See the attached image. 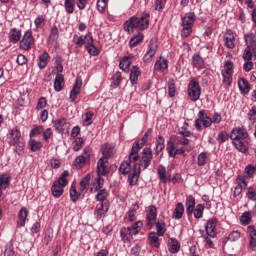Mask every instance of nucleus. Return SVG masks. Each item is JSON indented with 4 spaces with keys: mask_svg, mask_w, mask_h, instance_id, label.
Masks as SVG:
<instances>
[{
    "mask_svg": "<svg viewBox=\"0 0 256 256\" xmlns=\"http://www.w3.org/2000/svg\"><path fill=\"white\" fill-rule=\"evenodd\" d=\"M53 127L56 133L63 134L69 129V124L67 123V119L61 118L53 121Z\"/></svg>",
    "mask_w": 256,
    "mask_h": 256,
    "instance_id": "nucleus-13",
    "label": "nucleus"
},
{
    "mask_svg": "<svg viewBox=\"0 0 256 256\" xmlns=\"http://www.w3.org/2000/svg\"><path fill=\"white\" fill-rule=\"evenodd\" d=\"M253 49L251 48H245L243 53V59L244 61H251L253 59Z\"/></svg>",
    "mask_w": 256,
    "mask_h": 256,
    "instance_id": "nucleus-60",
    "label": "nucleus"
},
{
    "mask_svg": "<svg viewBox=\"0 0 256 256\" xmlns=\"http://www.w3.org/2000/svg\"><path fill=\"white\" fill-rule=\"evenodd\" d=\"M108 211H109V202H102L100 208H98L94 212L96 221H100V219L105 218V215H107Z\"/></svg>",
    "mask_w": 256,
    "mask_h": 256,
    "instance_id": "nucleus-15",
    "label": "nucleus"
},
{
    "mask_svg": "<svg viewBox=\"0 0 256 256\" xmlns=\"http://www.w3.org/2000/svg\"><path fill=\"white\" fill-rule=\"evenodd\" d=\"M47 107V98L40 97L36 106L37 111H41V109H45Z\"/></svg>",
    "mask_w": 256,
    "mask_h": 256,
    "instance_id": "nucleus-61",
    "label": "nucleus"
},
{
    "mask_svg": "<svg viewBox=\"0 0 256 256\" xmlns=\"http://www.w3.org/2000/svg\"><path fill=\"white\" fill-rule=\"evenodd\" d=\"M151 133H153V129L150 128L145 132L144 136L140 140L133 143L129 154L130 163H137V161H139V151L145 147V143H147V137H149Z\"/></svg>",
    "mask_w": 256,
    "mask_h": 256,
    "instance_id": "nucleus-3",
    "label": "nucleus"
},
{
    "mask_svg": "<svg viewBox=\"0 0 256 256\" xmlns=\"http://www.w3.org/2000/svg\"><path fill=\"white\" fill-rule=\"evenodd\" d=\"M27 217H29V210L27 207H22L18 212L17 227H25Z\"/></svg>",
    "mask_w": 256,
    "mask_h": 256,
    "instance_id": "nucleus-18",
    "label": "nucleus"
},
{
    "mask_svg": "<svg viewBox=\"0 0 256 256\" xmlns=\"http://www.w3.org/2000/svg\"><path fill=\"white\" fill-rule=\"evenodd\" d=\"M49 41H57L59 39V28L56 25L52 26L49 34Z\"/></svg>",
    "mask_w": 256,
    "mask_h": 256,
    "instance_id": "nucleus-46",
    "label": "nucleus"
},
{
    "mask_svg": "<svg viewBox=\"0 0 256 256\" xmlns=\"http://www.w3.org/2000/svg\"><path fill=\"white\" fill-rule=\"evenodd\" d=\"M129 59H133V55L125 57L120 61L119 67L122 71H127L129 67H131V61H129Z\"/></svg>",
    "mask_w": 256,
    "mask_h": 256,
    "instance_id": "nucleus-41",
    "label": "nucleus"
},
{
    "mask_svg": "<svg viewBox=\"0 0 256 256\" xmlns=\"http://www.w3.org/2000/svg\"><path fill=\"white\" fill-rule=\"evenodd\" d=\"M154 223L156 225V234L160 237H163V235H165V233L167 232L165 221L162 220Z\"/></svg>",
    "mask_w": 256,
    "mask_h": 256,
    "instance_id": "nucleus-33",
    "label": "nucleus"
},
{
    "mask_svg": "<svg viewBox=\"0 0 256 256\" xmlns=\"http://www.w3.org/2000/svg\"><path fill=\"white\" fill-rule=\"evenodd\" d=\"M15 151L18 155H23V153H25V142L18 141Z\"/></svg>",
    "mask_w": 256,
    "mask_h": 256,
    "instance_id": "nucleus-63",
    "label": "nucleus"
},
{
    "mask_svg": "<svg viewBox=\"0 0 256 256\" xmlns=\"http://www.w3.org/2000/svg\"><path fill=\"white\" fill-rule=\"evenodd\" d=\"M29 145H30V151H32L33 153H35L37 151H41V149L43 148V143H41L35 139H31L29 141Z\"/></svg>",
    "mask_w": 256,
    "mask_h": 256,
    "instance_id": "nucleus-40",
    "label": "nucleus"
},
{
    "mask_svg": "<svg viewBox=\"0 0 256 256\" xmlns=\"http://www.w3.org/2000/svg\"><path fill=\"white\" fill-rule=\"evenodd\" d=\"M238 87L243 95H249V92L251 91V86L249 85V81H247V79L240 78L238 80Z\"/></svg>",
    "mask_w": 256,
    "mask_h": 256,
    "instance_id": "nucleus-24",
    "label": "nucleus"
},
{
    "mask_svg": "<svg viewBox=\"0 0 256 256\" xmlns=\"http://www.w3.org/2000/svg\"><path fill=\"white\" fill-rule=\"evenodd\" d=\"M210 125H213V119L207 115L205 110H200L198 112V118L194 122V127H196L197 131L201 132L203 131V127L207 129Z\"/></svg>",
    "mask_w": 256,
    "mask_h": 256,
    "instance_id": "nucleus-4",
    "label": "nucleus"
},
{
    "mask_svg": "<svg viewBox=\"0 0 256 256\" xmlns=\"http://www.w3.org/2000/svg\"><path fill=\"white\" fill-rule=\"evenodd\" d=\"M149 19H151V14L147 11H144L141 14V17H131L127 20L124 25L123 29L127 33H133V29H139V31H145L149 27Z\"/></svg>",
    "mask_w": 256,
    "mask_h": 256,
    "instance_id": "nucleus-1",
    "label": "nucleus"
},
{
    "mask_svg": "<svg viewBox=\"0 0 256 256\" xmlns=\"http://www.w3.org/2000/svg\"><path fill=\"white\" fill-rule=\"evenodd\" d=\"M146 221L148 229H153L155 221H157V207L155 205L148 206L146 211Z\"/></svg>",
    "mask_w": 256,
    "mask_h": 256,
    "instance_id": "nucleus-10",
    "label": "nucleus"
},
{
    "mask_svg": "<svg viewBox=\"0 0 256 256\" xmlns=\"http://www.w3.org/2000/svg\"><path fill=\"white\" fill-rule=\"evenodd\" d=\"M91 153H93L91 147H85L82 155L75 158L74 167H76V169H83L85 163H89V161H91Z\"/></svg>",
    "mask_w": 256,
    "mask_h": 256,
    "instance_id": "nucleus-5",
    "label": "nucleus"
},
{
    "mask_svg": "<svg viewBox=\"0 0 256 256\" xmlns=\"http://www.w3.org/2000/svg\"><path fill=\"white\" fill-rule=\"evenodd\" d=\"M159 237V234H157L156 232H150L148 234V241L152 247H155V249H159V247H161Z\"/></svg>",
    "mask_w": 256,
    "mask_h": 256,
    "instance_id": "nucleus-25",
    "label": "nucleus"
},
{
    "mask_svg": "<svg viewBox=\"0 0 256 256\" xmlns=\"http://www.w3.org/2000/svg\"><path fill=\"white\" fill-rule=\"evenodd\" d=\"M249 138V132L245 128L236 127L233 128L230 132V139L233 141L235 149L240 153H247L249 148L247 147V141L245 139Z\"/></svg>",
    "mask_w": 256,
    "mask_h": 256,
    "instance_id": "nucleus-2",
    "label": "nucleus"
},
{
    "mask_svg": "<svg viewBox=\"0 0 256 256\" xmlns=\"http://www.w3.org/2000/svg\"><path fill=\"white\" fill-rule=\"evenodd\" d=\"M103 185H105V179L101 177H98L95 179V182H94L95 191H101V189H103Z\"/></svg>",
    "mask_w": 256,
    "mask_h": 256,
    "instance_id": "nucleus-56",
    "label": "nucleus"
},
{
    "mask_svg": "<svg viewBox=\"0 0 256 256\" xmlns=\"http://www.w3.org/2000/svg\"><path fill=\"white\" fill-rule=\"evenodd\" d=\"M141 227H143V222L141 220H139L128 228L132 232V235H139V229H141Z\"/></svg>",
    "mask_w": 256,
    "mask_h": 256,
    "instance_id": "nucleus-47",
    "label": "nucleus"
},
{
    "mask_svg": "<svg viewBox=\"0 0 256 256\" xmlns=\"http://www.w3.org/2000/svg\"><path fill=\"white\" fill-rule=\"evenodd\" d=\"M83 147V138L78 137L74 140L73 149L74 151H81Z\"/></svg>",
    "mask_w": 256,
    "mask_h": 256,
    "instance_id": "nucleus-62",
    "label": "nucleus"
},
{
    "mask_svg": "<svg viewBox=\"0 0 256 256\" xmlns=\"http://www.w3.org/2000/svg\"><path fill=\"white\" fill-rule=\"evenodd\" d=\"M49 58V53L44 51L38 58L37 63L39 69H45L47 67V59Z\"/></svg>",
    "mask_w": 256,
    "mask_h": 256,
    "instance_id": "nucleus-34",
    "label": "nucleus"
},
{
    "mask_svg": "<svg viewBox=\"0 0 256 256\" xmlns=\"http://www.w3.org/2000/svg\"><path fill=\"white\" fill-rule=\"evenodd\" d=\"M169 67V62L167 59L160 57L159 60L156 61L154 65V71H158L159 73H163L165 69Z\"/></svg>",
    "mask_w": 256,
    "mask_h": 256,
    "instance_id": "nucleus-22",
    "label": "nucleus"
},
{
    "mask_svg": "<svg viewBox=\"0 0 256 256\" xmlns=\"http://www.w3.org/2000/svg\"><path fill=\"white\" fill-rule=\"evenodd\" d=\"M176 92H177V88L175 87V80L170 79L168 81V95H169V97H175Z\"/></svg>",
    "mask_w": 256,
    "mask_h": 256,
    "instance_id": "nucleus-48",
    "label": "nucleus"
},
{
    "mask_svg": "<svg viewBox=\"0 0 256 256\" xmlns=\"http://www.w3.org/2000/svg\"><path fill=\"white\" fill-rule=\"evenodd\" d=\"M188 96L190 97V100L194 103L196 101H199L201 99V86L199 85V82L195 80H191L188 84Z\"/></svg>",
    "mask_w": 256,
    "mask_h": 256,
    "instance_id": "nucleus-7",
    "label": "nucleus"
},
{
    "mask_svg": "<svg viewBox=\"0 0 256 256\" xmlns=\"http://www.w3.org/2000/svg\"><path fill=\"white\" fill-rule=\"evenodd\" d=\"M141 175V164H134L132 173L128 176V183L130 187H134L137 185V181H139V176Z\"/></svg>",
    "mask_w": 256,
    "mask_h": 256,
    "instance_id": "nucleus-12",
    "label": "nucleus"
},
{
    "mask_svg": "<svg viewBox=\"0 0 256 256\" xmlns=\"http://www.w3.org/2000/svg\"><path fill=\"white\" fill-rule=\"evenodd\" d=\"M158 48L159 44H157V40L151 39L148 45V51L143 57L144 63H151V61H153Z\"/></svg>",
    "mask_w": 256,
    "mask_h": 256,
    "instance_id": "nucleus-9",
    "label": "nucleus"
},
{
    "mask_svg": "<svg viewBox=\"0 0 256 256\" xmlns=\"http://www.w3.org/2000/svg\"><path fill=\"white\" fill-rule=\"evenodd\" d=\"M139 75H141V70L138 66H133L130 72V83L132 85H137V81H139Z\"/></svg>",
    "mask_w": 256,
    "mask_h": 256,
    "instance_id": "nucleus-28",
    "label": "nucleus"
},
{
    "mask_svg": "<svg viewBox=\"0 0 256 256\" xmlns=\"http://www.w3.org/2000/svg\"><path fill=\"white\" fill-rule=\"evenodd\" d=\"M168 245H169L170 253L172 254L179 253L181 249V244L179 243V241H177V239L169 238Z\"/></svg>",
    "mask_w": 256,
    "mask_h": 256,
    "instance_id": "nucleus-26",
    "label": "nucleus"
},
{
    "mask_svg": "<svg viewBox=\"0 0 256 256\" xmlns=\"http://www.w3.org/2000/svg\"><path fill=\"white\" fill-rule=\"evenodd\" d=\"M143 41V33L139 32L134 37H132L129 41V47H137L139 43Z\"/></svg>",
    "mask_w": 256,
    "mask_h": 256,
    "instance_id": "nucleus-38",
    "label": "nucleus"
},
{
    "mask_svg": "<svg viewBox=\"0 0 256 256\" xmlns=\"http://www.w3.org/2000/svg\"><path fill=\"white\" fill-rule=\"evenodd\" d=\"M138 208L139 204L135 203L134 208H130V210L128 211V221H130V223H133V221H135V215H137Z\"/></svg>",
    "mask_w": 256,
    "mask_h": 256,
    "instance_id": "nucleus-49",
    "label": "nucleus"
},
{
    "mask_svg": "<svg viewBox=\"0 0 256 256\" xmlns=\"http://www.w3.org/2000/svg\"><path fill=\"white\" fill-rule=\"evenodd\" d=\"M64 7L68 15H73L75 12V0H65Z\"/></svg>",
    "mask_w": 256,
    "mask_h": 256,
    "instance_id": "nucleus-39",
    "label": "nucleus"
},
{
    "mask_svg": "<svg viewBox=\"0 0 256 256\" xmlns=\"http://www.w3.org/2000/svg\"><path fill=\"white\" fill-rule=\"evenodd\" d=\"M73 42L76 46L83 47V45H85L84 36H78L77 34H75L73 36Z\"/></svg>",
    "mask_w": 256,
    "mask_h": 256,
    "instance_id": "nucleus-59",
    "label": "nucleus"
},
{
    "mask_svg": "<svg viewBox=\"0 0 256 256\" xmlns=\"http://www.w3.org/2000/svg\"><path fill=\"white\" fill-rule=\"evenodd\" d=\"M109 0H98L96 7L99 11V13H105V9H107V3Z\"/></svg>",
    "mask_w": 256,
    "mask_h": 256,
    "instance_id": "nucleus-55",
    "label": "nucleus"
},
{
    "mask_svg": "<svg viewBox=\"0 0 256 256\" xmlns=\"http://www.w3.org/2000/svg\"><path fill=\"white\" fill-rule=\"evenodd\" d=\"M32 45H35V37H33V31L27 30L20 40V49L29 51Z\"/></svg>",
    "mask_w": 256,
    "mask_h": 256,
    "instance_id": "nucleus-8",
    "label": "nucleus"
},
{
    "mask_svg": "<svg viewBox=\"0 0 256 256\" xmlns=\"http://www.w3.org/2000/svg\"><path fill=\"white\" fill-rule=\"evenodd\" d=\"M163 149H165V138H163V136H159L156 140L155 155H159Z\"/></svg>",
    "mask_w": 256,
    "mask_h": 256,
    "instance_id": "nucleus-36",
    "label": "nucleus"
},
{
    "mask_svg": "<svg viewBox=\"0 0 256 256\" xmlns=\"http://www.w3.org/2000/svg\"><path fill=\"white\" fill-rule=\"evenodd\" d=\"M215 227H217V219H209L205 225V231L208 237H215Z\"/></svg>",
    "mask_w": 256,
    "mask_h": 256,
    "instance_id": "nucleus-19",
    "label": "nucleus"
},
{
    "mask_svg": "<svg viewBox=\"0 0 256 256\" xmlns=\"http://www.w3.org/2000/svg\"><path fill=\"white\" fill-rule=\"evenodd\" d=\"M195 23V13L190 12L186 13L184 17H182V25L183 27H191Z\"/></svg>",
    "mask_w": 256,
    "mask_h": 256,
    "instance_id": "nucleus-27",
    "label": "nucleus"
},
{
    "mask_svg": "<svg viewBox=\"0 0 256 256\" xmlns=\"http://www.w3.org/2000/svg\"><path fill=\"white\" fill-rule=\"evenodd\" d=\"M224 45L227 49H235V35L233 34V30H226L224 34Z\"/></svg>",
    "mask_w": 256,
    "mask_h": 256,
    "instance_id": "nucleus-14",
    "label": "nucleus"
},
{
    "mask_svg": "<svg viewBox=\"0 0 256 256\" xmlns=\"http://www.w3.org/2000/svg\"><path fill=\"white\" fill-rule=\"evenodd\" d=\"M63 81H65V76L63 74H57L54 80V89L57 92L63 91Z\"/></svg>",
    "mask_w": 256,
    "mask_h": 256,
    "instance_id": "nucleus-30",
    "label": "nucleus"
},
{
    "mask_svg": "<svg viewBox=\"0 0 256 256\" xmlns=\"http://www.w3.org/2000/svg\"><path fill=\"white\" fill-rule=\"evenodd\" d=\"M240 221L243 225H249L251 223V212H244Z\"/></svg>",
    "mask_w": 256,
    "mask_h": 256,
    "instance_id": "nucleus-58",
    "label": "nucleus"
},
{
    "mask_svg": "<svg viewBox=\"0 0 256 256\" xmlns=\"http://www.w3.org/2000/svg\"><path fill=\"white\" fill-rule=\"evenodd\" d=\"M192 65L198 68H202L205 65V60H203L200 53H196L192 56Z\"/></svg>",
    "mask_w": 256,
    "mask_h": 256,
    "instance_id": "nucleus-31",
    "label": "nucleus"
},
{
    "mask_svg": "<svg viewBox=\"0 0 256 256\" xmlns=\"http://www.w3.org/2000/svg\"><path fill=\"white\" fill-rule=\"evenodd\" d=\"M167 169L165 168V166L163 165H160L158 167V175H159V178L163 181V183H167Z\"/></svg>",
    "mask_w": 256,
    "mask_h": 256,
    "instance_id": "nucleus-52",
    "label": "nucleus"
},
{
    "mask_svg": "<svg viewBox=\"0 0 256 256\" xmlns=\"http://www.w3.org/2000/svg\"><path fill=\"white\" fill-rule=\"evenodd\" d=\"M21 35V30L17 28H11L8 34L9 41L14 44L19 43V41H21Z\"/></svg>",
    "mask_w": 256,
    "mask_h": 256,
    "instance_id": "nucleus-23",
    "label": "nucleus"
},
{
    "mask_svg": "<svg viewBox=\"0 0 256 256\" xmlns=\"http://www.w3.org/2000/svg\"><path fill=\"white\" fill-rule=\"evenodd\" d=\"M86 49L89 55L92 57H97V55L101 53V51L96 48L95 44H91L90 46L86 47Z\"/></svg>",
    "mask_w": 256,
    "mask_h": 256,
    "instance_id": "nucleus-57",
    "label": "nucleus"
},
{
    "mask_svg": "<svg viewBox=\"0 0 256 256\" xmlns=\"http://www.w3.org/2000/svg\"><path fill=\"white\" fill-rule=\"evenodd\" d=\"M120 235L124 241H131L133 237V232L127 227L121 230Z\"/></svg>",
    "mask_w": 256,
    "mask_h": 256,
    "instance_id": "nucleus-43",
    "label": "nucleus"
},
{
    "mask_svg": "<svg viewBox=\"0 0 256 256\" xmlns=\"http://www.w3.org/2000/svg\"><path fill=\"white\" fill-rule=\"evenodd\" d=\"M119 172L122 175H129V173H131V162L123 161L120 164Z\"/></svg>",
    "mask_w": 256,
    "mask_h": 256,
    "instance_id": "nucleus-37",
    "label": "nucleus"
},
{
    "mask_svg": "<svg viewBox=\"0 0 256 256\" xmlns=\"http://www.w3.org/2000/svg\"><path fill=\"white\" fill-rule=\"evenodd\" d=\"M203 211H205V206L203 204H198L194 209L195 219H201V217H203Z\"/></svg>",
    "mask_w": 256,
    "mask_h": 256,
    "instance_id": "nucleus-50",
    "label": "nucleus"
},
{
    "mask_svg": "<svg viewBox=\"0 0 256 256\" xmlns=\"http://www.w3.org/2000/svg\"><path fill=\"white\" fill-rule=\"evenodd\" d=\"M247 233L250 237L249 246L252 251H256V228L253 225L247 227Z\"/></svg>",
    "mask_w": 256,
    "mask_h": 256,
    "instance_id": "nucleus-17",
    "label": "nucleus"
},
{
    "mask_svg": "<svg viewBox=\"0 0 256 256\" xmlns=\"http://www.w3.org/2000/svg\"><path fill=\"white\" fill-rule=\"evenodd\" d=\"M94 113L92 111H88L85 113V118L83 120L84 125H86V127H89V125L93 124V117H94Z\"/></svg>",
    "mask_w": 256,
    "mask_h": 256,
    "instance_id": "nucleus-53",
    "label": "nucleus"
},
{
    "mask_svg": "<svg viewBox=\"0 0 256 256\" xmlns=\"http://www.w3.org/2000/svg\"><path fill=\"white\" fill-rule=\"evenodd\" d=\"M179 145L175 143V136L170 137V141L167 142L166 151L168 156L172 159H175L177 155H184L185 154V147L177 148Z\"/></svg>",
    "mask_w": 256,
    "mask_h": 256,
    "instance_id": "nucleus-6",
    "label": "nucleus"
},
{
    "mask_svg": "<svg viewBox=\"0 0 256 256\" xmlns=\"http://www.w3.org/2000/svg\"><path fill=\"white\" fill-rule=\"evenodd\" d=\"M91 183V175H86L81 181H80V191L83 193V191L87 190L89 185Z\"/></svg>",
    "mask_w": 256,
    "mask_h": 256,
    "instance_id": "nucleus-42",
    "label": "nucleus"
},
{
    "mask_svg": "<svg viewBox=\"0 0 256 256\" xmlns=\"http://www.w3.org/2000/svg\"><path fill=\"white\" fill-rule=\"evenodd\" d=\"M174 142L176 145H189V143H191V140L183 136L182 137L174 136Z\"/></svg>",
    "mask_w": 256,
    "mask_h": 256,
    "instance_id": "nucleus-54",
    "label": "nucleus"
},
{
    "mask_svg": "<svg viewBox=\"0 0 256 256\" xmlns=\"http://www.w3.org/2000/svg\"><path fill=\"white\" fill-rule=\"evenodd\" d=\"M237 186L234 190V197H239L241 193H243V185L244 187H247V177L245 176H238L236 179Z\"/></svg>",
    "mask_w": 256,
    "mask_h": 256,
    "instance_id": "nucleus-16",
    "label": "nucleus"
},
{
    "mask_svg": "<svg viewBox=\"0 0 256 256\" xmlns=\"http://www.w3.org/2000/svg\"><path fill=\"white\" fill-rule=\"evenodd\" d=\"M11 185V176L9 174L0 175V189H7Z\"/></svg>",
    "mask_w": 256,
    "mask_h": 256,
    "instance_id": "nucleus-32",
    "label": "nucleus"
},
{
    "mask_svg": "<svg viewBox=\"0 0 256 256\" xmlns=\"http://www.w3.org/2000/svg\"><path fill=\"white\" fill-rule=\"evenodd\" d=\"M217 141L220 145H222V143H225L226 141H229V134H227L226 132H220L218 134Z\"/></svg>",
    "mask_w": 256,
    "mask_h": 256,
    "instance_id": "nucleus-64",
    "label": "nucleus"
},
{
    "mask_svg": "<svg viewBox=\"0 0 256 256\" xmlns=\"http://www.w3.org/2000/svg\"><path fill=\"white\" fill-rule=\"evenodd\" d=\"M107 196H108L107 190L101 189V190H98V193L96 194L95 199L96 201H102V203H108Z\"/></svg>",
    "mask_w": 256,
    "mask_h": 256,
    "instance_id": "nucleus-45",
    "label": "nucleus"
},
{
    "mask_svg": "<svg viewBox=\"0 0 256 256\" xmlns=\"http://www.w3.org/2000/svg\"><path fill=\"white\" fill-rule=\"evenodd\" d=\"M81 198V192H77L75 186H71L70 188V199L73 203H77Z\"/></svg>",
    "mask_w": 256,
    "mask_h": 256,
    "instance_id": "nucleus-44",
    "label": "nucleus"
},
{
    "mask_svg": "<svg viewBox=\"0 0 256 256\" xmlns=\"http://www.w3.org/2000/svg\"><path fill=\"white\" fill-rule=\"evenodd\" d=\"M153 161V151L151 148H144L142 151V156L140 158V165H143L144 169H147Z\"/></svg>",
    "mask_w": 256,
    "mask_h": 256,
    "instance_id": "nucleus-11",
    "label": "nucleus"
},
{
    "mask_svg": "<svg viewBox=\"0 0 256 256\" xmlns=\"http://www.w3.org/2000/svg\"><path fill=\"white\" fill-rule=\"evenodd\" d=\"M65 191V188L53 183L52 187H51V193L53 195V197H55L56 199H59V197H61V195H63Z\"/></svg>",
    "mask_w": 256,
    "mask_h": 256,
    "instance_id": "nucleus-35",
    "label": "nucleus"
},
{
    "mask_svg": "<svg viewBox=\"0 0 256 256\" xmlns=\"http://www.w3.org/2000/svg\"><path fill=\"white\" fill-rule=\"evenodd\" d=\"M198 167H205L207 165V153L206 152H201L198 155Z\"/></svg>",
    "mask_w": 256,
    "mask_h": 256,
    "instance_id": "nucleus-51",
    "label": "nucleus"
},
{
    "mask_svg": "<svg viewBox=\"0 0 256 256\" xmlns=\"http://www.w3.org/2000/svg\"><path fill=\"white\" fill-rule=\"evenodd\" d=\"M8 143L9 145H17L19 139H21V132L17 129L15 130H10L8 134Z\"/></svg>",
    "mask_w": 256,
    "mask_h": 256,
    "instance_id": "nucleus-21",
    "label": "nucleus"
},
{
    "mask_svg": "<svg viewBox=\"0 0 256 256\" xmlns=\"http://www.w3.org/2000/svg\"><path fill=\"white\" fill-rule=\"evenodd\" d=\"M246 49H252L253 53H256V41H255V34L248 33L244 36Z\"/></svg>",
    "mask_w": 256,
    "mask_h": 256,
    "instance_id": "nucleus-20",
    "label": "nucleus"
},
{
    "mask_svg": "<svg viewBox=\"0 0 256 256\" xmlns=\"http://www.w3.org/2000/svg\"><path fill=\"white\" fill-rule=\"evenodd\" d=\"M183 213H185V206H183V203H177L172 217L173 219H182Z\"/></svg>",
    "mask_w": 256,
    "mask_h": 256,
    "instance_id": "nucleus-29",
    "label": "nucleus"
}]
</instances>
